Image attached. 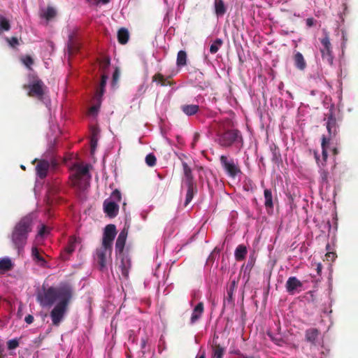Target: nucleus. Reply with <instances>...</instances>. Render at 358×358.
I'll list each match as a JSON object with an SVG mask.
<instances>
[{
    "label": "nucleus",
    "instance_id": "c9c22d12",
    "mask_svg": "<svg viewBox=\"0 0 358 358\" xmlns=\"http://www.w3.org/2000/svg\"><path fill=\"white\" fill-rule=\"evenodd\" d=\"M223 41L221 38H216L210 47V52L215 54L222 45Z\"/></svg>",
    "mask_w": 358,
    "mask_h": 358
},
{
    "label": "nucleus",
    "instance_id": "4468645a",
    "mask_svg": "<svg viewBox=\"0 0 358 358\" xmlns=\"http://www.w3.org/2000/svg\"><path fill=\"white\" fill-rule=\"evenodd\" d=\"M76 238L73 236H71L69 238L67 245L64 248V251L62 252L60 255L63 260L66 261L69 259L70 255H71L76 249Z\"/></svg>",
    "mask_w": 358,
    "mask_h": 358
},
{
    "label": "nucleus",
    "instance_id": "8fccbe9b",
    "mask_svg": "<svg viewBox=\"0 0 358 358\" xmlns=\"http://www.w3.org/2000/svg\"><path fill=\"white\" fill-rule=\"evenodd\" d=\"M47 232V229L45 225H42L40 230L38 231L39 236H44Z\"/></svg>",
    "mask_w": 358,
    "mask_h": 358
},
{
    "label": "nucleus",
    "instance_id": "680f3d73",
    "mask_svg": "<svg viewBox=\"0 0 358 358\" xmlns=\"http://www.w3.org/2000/svg\"><path fill=\"white\" fill-rule=\"evenodd\" d=\"M332 152H333V155H338V150L336 148H334L333 150H332Z\"/></svg>",
    "mask_w": 358,
    "mask_h": 358
},
{
    "label": "nucleus",
    "instance_id": "1a4fd4ad",
    "mask_svg": "<svg viewBox=\"0 0 358 358\" xmlns=\"http://www.w3.org/2000/svg\"><path fill=\"white\" fill-rule=\"evenodd\" d=\"M326 127L328 131V136H326V138L328 139V142L330 143L331 141L336 139V136L339 132V126L332 113L328 115Z\"/></svg>",
    "mask_w": 358,
    "mask_h": 358
},
{
    "label": "nucleus",
    "instance_id": "ea45409f",
    "mask_svg": "<svg viewBox=\"0 0 358 358\" xmlns=\"http://www.w3.org/2000/svg\"><path fill=\"white\" fill-rule=\"evenodd\" d=\"M7 346L9 350H14L19 346V341L16 338L9 340L7 342Z\"/></svg>",
    "mask_w": 358,
    "mask_h": 358
},
{
    "label": "nucleus",
    "instance_id": "20e7f679",
    "mask_svg": "<svg viewBox=\"0 0 358 358\" xmlns=\"http://www.w3.org/2000/svg\"><path fill=\"white\" fill-rule=\"evenodd\" d=\"M217 143L223 148L234 146L241 150L244 145L241 132L238 129H227L217 135Z\"/></svg>",
    "mask_w": 358,
    "mask_h": 358
},
{
    "label": "nucleus",
    "instance_id": "5701e85b",
    "mask_svg": "<svg viewBox=\"0 0 358 358\" xmlns=\"http://www.w3.org/2000/svg\"><path fill=\"white\" fill-rule=\"evenodd\" d=\"M170 78H171V76L164 78V76L162 73H155L152 76V82H158L161 86H166V85L172 86L175 84V83L173 81H170L169 80Z\"/></svg>",
    "mask_w": 358,
    "mask_h": 358
},
{
    "label": "nucleus",
    "instance_id": "9d476101",
    "mask_svg": "<svg viewBox=\"0 0 358 358\" xmlns=\"http://www.w3.org/2000/svg\"><path fill=\"white\" fill-rule=\"evenodd\" d=\"M117 231L114 224H108L104 229L102 245L105 248L112 249V244L116 236Z\"/></svg>",
    "mask_w": 358,
    "mask_h": 358
},
{
    "label": "nucleus",
    "instance_id": "e433bc0d",
    "mask_svg": "<svg viewBox=\"0 0 358 358\" xmlns=\"http://www.w3.org/2000/svg\"><path fill=\"white\" fill-rule=\"evenodd\" d=\"M145 162L149 166H154L156 164L157 159L154 154L150 153L145 157Z\"/></svg>",
    "mask_w": 358,
    "mask_h": 358
},
{
    "label": "nucleus",
    "instance_id": "de8ad7c7",
    "mask_svg": "<svg viewBox=\"0 0 358 358\" xmlns=\"http://www.w3.org/2000/svg\"><path fill=\"white\" fill-rule=\"evenodd\" d=\"M119 76H120V71H119V69L117 68H116L113 73V83L117 82V80L119 78Z\"/></svg>",
    "mask_w": 358,
    "mask_h": 358
},
{
    "label": "nucleus",
    "instance_id": "58836bf2",
    "mask_svg": "<svg viewBox=\"0 0 358 358\" xmlns=\"http://www.w3.org/2000/svg\"><path fill=\"white\" fill-rule=\"evenodd\" d=\"M6 41L9 44V45L13 48H15L17 45L20 44L17 38L15 36H13L11 38H6Z\"/></svg>",
    "mask_w": 358,
    "mask_h": 358
},
{
    "label": "nucleus",
    "instance_id": "f03ea898",
    "mask_svg": "<svg viewBox=\"0 0 358 358\" xmlns=\"http://www.w3.org/2000/svg\"><path fill=\"white\" fill-rule=\"evenodd\" d=\"M32 230V219L30 216L22 217L15 226L11 235L12 242L18 252L27 243L28 234Z\"/></svg>",
    "mask_w": 358,
    "mask_h": 358
},
{
    "label": "nucleus",
    "instance_id": "5fc2aeb1",
    "mask_svg": "<svg viewBox=\"0 0 358 358\" xmlns=\"http://www.w3.org/2000/svg\"><path fill=\"white\" fill-rule=\"evenodd\" d=\"M96 146V141L92 139L91 141V152L93 153Z\"/></svg>",
    "mask_w": 358,
    "mask_h": 358
},
{
    "label": "nucleus",
    "instance_id": "79ce46f5",
    "mask_svg": "<svg viewBox=\"0 0 358 358\" xmlns=\"http://www.w3.org/2000/svg\"><path fill=\"white\" fill-rule=\"evenodd\" d=\"M111 198L113 199V201H121V193L119 190L115 189L111 194Z\"/></svg>",
    "mask_w": 358,
    "mask_h": 358
},
{
    "label": "nucleus",
    "instance_id": "412c9836",
    "mask_svg": "<svg viewBox=\"0 0 358 358\" xmlns=\"http://www.w3.org/2000/svg\"><path fill=\"white\" fill-rule=\"evenodd\" d=\"M264 206L268 212V213H271L273 212V196L271 190L269 189H266L264 191Z\"/></svg>",
    "mask_w": 358,
    "mask_h": 358
},
{
    "label": "nucleus",
    "instance_id": "49530a36",
    "mask_svg": "<svg viewBox=\"0 0 358 358\" xmlns=\"http://www.w3.org/2000/svg\"><path fill=\"white\" fill-rule=\"evenodd\" d=\"M96 101H97L98 102H99V104H97V105L92 106L90 108V114H92V115H95V114H96V113H98L99 109L100 100H99V101H98V100L96 99Z\"/></svg>",
    "mask_w": 358,
    "mask_h": 358
},
{
    "label": "nucleus",
    "instance_id": "cd10ccee",
    "mask_svg": "<svg viewBox=\"0 0 358 358\" xmlns=\"http://www.w3.org/2000/svg\"><path fill=\"white\" fill-rule=\"evenodd\" d=\"M107 80H108V76L103 74L101 76L99 89L97 90L96 94H95V99H97L98 101L101 100V98L104 93L105 87L106 85Z\"/></svg>",
    "mask_w": 358,
    "mask_h": 358
},
{
    "label": "nucleus",
    "instance_id": "4d7b16f0",
    "mask_svg": "<svg viewBox=\"0 0 358 358\" xmlns=\"http://www.w3.org/2000/svg\"><path fill=\"white\" fill-rule=\"evenodd\" d=\"M199 138V134H194V142L192 143V146H194L195 143L198 141Z\"/></svg>",
    "mask_w": 358,
    "mask_h": 358
},
{
    "label": "nucleus",
    "instance_id": "6e6552de",
    "mask_svg": "<svg viewBox=\"0 0 358 358\" xmlns=\"http://www.w3.org/2000/svg\"><path fill=\"white\" fill-rule=\"evenodd\" d=\"M24 88L29 90L28 92L29 96L37 97L38 99L42 100L46 87L41 79L36 78L29 85H24Z\"/></svg>",
    "mask_w": 358,
    "mask_h": 358
},
{
    "label": "nucleus",
    "instance_id": "a878e982",
    "mask_svg": "<svg viewBox=\"0 0 358 358\" xmlns=\"http://www.w3.org/2000/svg\"><path fill=\"white\" fill-rule=\"evenodd\" d=\"M31 256L33 259L37 262L40 266H45L47 262L40 254L39 250L36 247H33L31 249Z\"/></svg>",
    "mask_w": 358,
    "mask_h": 358
},
{
    "label": "nucleus",
    "instance_id": "603ef678",
    "mask_svg": "<svg viewBox=\"0 0 358 358\" xmlns=\"http://www.w3.org/2000/svg\"><path fill=\"white\" fill-rule=\"evenodd\" d=\"M128 273H129V271H128V269L125 267L124 265H122V275H124V277H128Z\"/></svg>",
    "mask_w": 358,
    "mask_h": 358
},
{
    "label": "nucleus",
    "instance_id": "2eb2a0df",
    "mask_svg": "<svg viewBox=\"0 0 358 358\" xmlns=\"http://www.w3.org/2000/svg\"><path fill=\"white\" fill-rule=\"evenodd\" d=\"M302 286V282L294 276L289 277L285 285L286 290L290 294H294L296 289Z\"/></svg>",
    "mask_w": 358,
    "mask_h": 358
},
{
    "label": "nucleus",
    "instance_id": "0eeeda50",
    "mask_svg": "<svg viewBox=\"0 0 358 358\" xmlns=\"http://www.w3.org/2000/svg\"><path fill=\"white\" fill-rule=\"evenodd\" d=\"M320 43L322 44L320 52L322 60L331 66L333 65L334 57L330 39L327 34H325L324 36L320 39Z\"/></svg>",
    "mask_w": 358,
    "mask_h": 358
},
{
    "label": "nucleus",
    "instance_id": "3c124183",
    "mask_svg": "<svg viewBox=\"0 0 358 358\" xmlns=\"http://www.w3.org/2000/svg\"><path fill=\"white\" fill-rule=\"evenodd\" d=\"M306 25L308 27H313L314 25V19L312 17L306 19Z\"/></svg>",
    "mask_w": 358,
    "mask_h": 358
},
{
    "label": "nucleus",
    "instance_id": "c756f323",
    "mask_svg": "<svg viewBox=\"0 0 358 358\" xmlns=\"http://www.w3.org/2000/svg\"><path fill=\"white\" fill-rule=\"evenodd\" d=\"M13 267L12 261L8 257L0 259V271H8Z\"/></svg>",
    "mask_w": 358,
    "mask_h": 358
},
{
    "label": "nucleus",
    "instance_id": "aec40b11",
    "mask_svg": "<svg viewBox=\"0 0 358 358\" xmlns=\"http://www.w3.org/2000/svg\"><path fill=\"white\" fill-rule=\"evenodd\" d=\"M199 109V106L196 104H183L180 106L181 111L187 116L196 115Z\"/></svg>",
    "mask_w": 358,
    "mask_h": 358
},
{
    "label": "nucleus",
    "instance_id": "4be33fe9",
    "mask_svg": "<svg viewBox=\"0 0 358 358\" xmlns=\"http://www.w3.org/2000/svg\"><path fill=\"white\" fill-rule=\"evenodd\" d=\"M294 63L296 68L300 71H303L306 68V62L303 55L296 52L293 56Z\"/></svg>",
    "mask_w": 358,
    "mask_h": 358
},
{
    "label": "nucleus",
    "instance_id": "dca6fc26",
    "mask_svg": "<svg viewBox=\"0 0 358 358\" xmlns=\"http://www.w3.org/2000/svg\"><path fill=\"white\" fill-rule=\"evenodd\" d=\"M128 234V229L124 228L118 235L115 243V251L117 253H122L124 250L127 237Z\"/></svg>",
    "mask_w": 358,
    "mask_h": 358
},
{
    "label": "nucleus",
    "instance_id": "9b49d317",
    "mask_svg": "<svg viewBox=\"0 0 358 358\" xmlns=\"http://www.w3.org/2000/svg\"><path fill=\"white\" fill-rule=\"evenodd\" d=\"M329 143H330L328 142V139L326 138L325 136L323 135L322 137V143H321V146H322V159H320L317 152L314 151V156H315V160L320 167H324L326 165L327 159L328 157L327 148H328Z\"/></svg>",
    "mask_w": 358,
    "mask_h": 358
},
{
    "label": "nucleus",
    "instance_id": "39448f33",
    "mask_svg": "<svg viewBox=\"0 0 358 358\" xmlns=\"http://www.w3.org/2000/svg\"><path fill=\"white\" fill-rule=\"evenodd\" d=\"M63 295L66 296V299H62L59 301L50 312L52 324L55 326H59L62 321L73 296L65 293H64Z\"/></svg>",
    "mask_w": 358,
    "mask_h": 358
},
{
    "label": "nucleus",
    "instance_id": "393cba45",
    "mask_svg": "<svg viewBox=\"0 0 358 358\" xmlns=\"http://www.w3.org/2000/svg\"><path fill=\"white\" fill-rule=\"evenodd\" d=\"M248 250L246 246L243 244L238 245L235 250L234 256L236 261H242L245 259Z\"/></svg>",
    "mask_w": 358,
    "mask_h": 358
},
{
    "label": "nucleus",
    "instance_id": "b1692460",
    "mask_svg": "<svg viewBox=\"0 0 358 358\" xmlns=\"http://www.w3.org/2000/svg\"><path fill=\"white\" fill-rule=\"evenodd\" d=\"M182 168L185 176V181L186 185H194V176L192 173L191 168L188 166L186 162H182Z\"/></svg>",
    "mask_w": 358,
    "mask_h": 358
},
{
    "label": "nucleus",
    "instance_id": "a211bd4d",
    "mask_svg": "<svg viewBox=\"0 0 358 358\" xmlns=\"http://www.w3.org/2000/svg\"><path fill=\"white\" fill-rule=\"evenodd\" d=\"M204 311V305L203 302H199L193 309L190 317V323L192 324L196 322L202 316Z\"/></svg>",
    "mask_w": 358,
    "mask_h": 358
},
{
    "label": "nucleus",
    "instance_id": "bb28decb",
    "mask_svg": "<svg viewBox=\"0 0 358 358\" xmlns=\"http://www.w3.org/2000/svg\"><path fill=\"white\" fill-rule=\"evenodd\" d=\"M187 190L186 194L185 206H187L192 200L194 195L197 192V188L196 184L194 185H187Z\"/></svg>",
    "mask_w": 358,
    "mask_h": 358
},
{
    "label": "nucleus",
    "instance_id": "13d9d810",
    "mask_svg": "<svg viewBox=\"0 0 358 358\" xmlns=\"http://www.w3.org/2000/svg\"><path fill=\"white\" fill-rule=\"evenodd\" d=\"M326 257H329V258H330V257H331V258H334V257H335V253H334V252H327V253L326 254Z\"/></svg>",
    "mask_w": 358,
    "mask_h": 358
},
{
    "label": "nucleus",
    "instance_id": "473e14b6",
    "mask_svg": "<svg viewBox=\"0 0 358 358\" xmlns=\"http://www.w3.org/2000/svg\"><path fill=\"white\" fill-rule=\"evenodd\" d=\"M176 64L178 66H184L187 64V53L184 50H180L177 55Z\"/></svg>",
    "mask_w": 358,
    "mask_h": 358
},
{
    "label": "nucleus",
    "instance_id": "a19ab883",
    "mask_svg": "<svg viewBox=\"0 0 358 358\" xmlns=\"http://www.w3.org/2000/svg\"><path fill=\"white\" fill-rule=\"evenodd\" d=\"M268 336L273 341L276 345H281L283 342L280 337H275L271 332L267 333Z\"/></svg>",
    "mask_w": 358,
    "mask_h": 358
},
{
    "label": "nucleus",
    "instance_id": "09e8293b",
    "mask_svg": "<svg viewBox=\"0 0 358 358\" xmlns=\"http://www.w3.org/2000/svg\"><path fill=\"white\" fill-rule=\"evenodd\" d=\"M24 321L28 324H30L34 322V317L31 315H28L25 317Z\"/></svg>",
    "mask_w": 358,
    "mask_h": 358
},
{
    "label": "nucleus",
    "instance_id": "6ab92c4d",
    "mask_svg": "<svg viewBox=\"0 0 358 358\" xmlns=\"http://www.w3.org/2000/svg\"><path fill=\"white\" fill-rule=\"evenodd\" d=\"M320 331L317 329L315 328L308 329L305 332V338L306 341L314 345H315L317 343Z\"/></svg>",
    "mask_w": 358,
    "mask_h": 358
},
{
    "label": "nucleus",
    "instance_id": "37998d69",
    "mask_svg": "<svg viewBox=\"0 0 358 358\" xmlns=\"http://www.w3.org/2000/svg\"><path fill=\"white\" fill-rule=\"evenodd\" d=\"M109 65H110V59L108 58H106L100 62V69L103 71H104L108 68Z\"/></svg>",
    "mask_w": 358,
    "mask_h": 358
},
{
    "label": "nucleus",
    "instance_id": "864d4df0",
    "mask_svg": "<svg viewBox=\"0 0 358 358\" xmlns=\"http://www.w3.org/2000/svg\"><path fill=\"white\" fill-rule=\"evenodd\" d=\"M3 352H4L3 344L1 342H0V358L5 357V355L3 354Z\"/></svg>",
    "mask_w": 358,
    "mask_h": 358
},
{
    "label": "nucleus",
    "instance_id": "c85d7f7f",
    "mask_svg": "<svg viewBox=\"0 0 358 358\" xmlns=\"http://www.w3.org/2000/svg\"><path fill=\"white\" fill-rule=\"evenodd\" d=\"M129 38V34L126 28H121L117 31V40L120 44H126Z\"/></svg>",
    "mask_w": 358,
    "mask_h": 358
},
{
    "label": "nucleus",
    "instance_id": "7ed1b4c3",
    "mask_svg": "<svg viewBox=\"0 0 358 358\" xmlns=\"http://www.w3.org/2000/svg\"><path fill=\"white\" fill-rule=\"evenodd\" d=\"M90 165L75 164L72 167L73 173L70 176L72 185L80 192H85L90 186L91 175Z\"/></svg>",
    "mask_w": 358,
    "mask_h": 358
},
{
    "label": "nucleus",
    "instance_id": "69168bd1",
    "mask_svg": "<svg viewBox=\"0 0 358 358\" xmlns=\"http://www.w3.org/2000/svg\"><path fill=\"white\" fill-rule=\"evenodd\" d=\"M248 358H253V357H248Z\"/></svg>",
    "mask_w": 358,
    "mask_h": 358
},
{
    "label": "nucleus",
    "instance_id": "a18cd8bd",
    "mask_svg": "<svg viewBox=\"0 0 358 358\" xmlns=\"http://www.w3.org/2000/svg\"><path fill=\"white\" fill-rule=\"evenodd\" d=\"M234 287H235V282L233 281L231 282V285L230 287L227 290V294H228V296H229V298L230 299H232V298H233V294H234Z\"/></svg>",
    "mask_w": 358,
    "mask_h": 358
},
{
    "label": "nucleus",
    "instance_id": "7c9ffc66",
    "mask_svg": "<svg viewBox=\"0 0 358 358\" xmlns=\"http://www.w3.org/2000/svg\"><path fill=\"white\" fill-rule=\"evenodd\" d=\"M56 15V10L52 6H48L47 9L41 13V16L45 18L47 21H50L53 19Z\"/></svg>",
    "mask_w": 358,
    "mask_h": 358
},
{
    "label": "nucleus",
    "instance_id": "6e6d98bb",
    "mask_svg": "<svg viewBox=\"0 0 358 358\" xmlns=\"http://www.w3.org/2000/svg\"><path fill=\"white\" fill-rule=\"evenodd\" d=\"M322 265L321 263H318L317 264V268H316V271H317V273L318 275H320L321 274V272H322Z\"/></svg>",
    "mask_w": 358,
    "mask_h": 358
},
{
    "label": "nucleus",
    "instance_id": "2f4dec72",
    "mask_svg": "<svg viewBox=\"0 0 358 358\" xmlns=\"http://www.w3.org/2000/svg\"><path fill=\"white\" fill-rule=\"evenodd\" d=\"M215 11L217 16H222L226 13V8L222 0L215 1Z\"/></svg>",
    "mask_w": 358,
    "mask_h": 358
},
{
    "label": "nucleus",
    "instance_id": "f3484780",
    "mask_svg": "<svg viewBox=\"0 0 358 358\" xmlns=\"http://www.w3.org/2000/svg\"><path fill=\"white\" fill-rule=\"evenodd\" d=\"M103 209L108 216L114 217L118 213L119 206L115 201L106 200L103 202Z\"/></svg>",
    "mask_w": 358,
    "mask_h": 358
},
{
    "label": "nucleus",
    "instance_id": "423d86ee",
    "mask_svg": "<svg viewBox=\"0 0 358 358\" xmlns=\"http://www.w3.org/2000/svg\"><path fill=\"white\" fill-rule=\"evenodd\" d=\"M220 161L223 169L229 177L234 178L238 173H241L238 162L233 158L221 155Z\"/></svg>",
    "mask_w": 358,
    "mask_h": 358
},
{
    "label": "nucleus",
    "instance_id": "ddd939ff",
    "mask_svg": "<svg viewBox=\"0 0 358 358\" xmlns=\"http://www.w3.org/2000/svg\"><path fill=\"white\" fill-rule=\"evenodd\" d=\"M37 162L36 166V171L37 176L43 179L47 176L48 171L50 168V162L46 159H34L33 163Z\"/></svg>",
    "mask_w": 358,
    "mask_h": 358
},
{
    "label": "nucleus",
    "instance_id": "e2e57ef3",
    "mask_svg": "<svg viewBox=\"0 0 358 358\" xmlns=\"http://www.w3.org/2000/svg\"><path fill=\"white\" fill-rule=\"evenodd\" d=\"M103 4H106L110 2V0H101Z\"/></svg>",
    "mask_w": 358,
    "mask_h": 358
},
{
    "label": "nucleus",
    "instance_id": "72a5a7b5",
    "mask_svg": "<svg viewBox=\"0 0 358 358\" xmlns=\"http://www.w3.org/2000/svg\"><path fill=\"white\" fill-rule=\"evenodd\" d=\"M212 348L213 358H223L224 349L220 344H215Z\"/></svg>",
    "mask_w": 358,
    "mask_h": 358
},
{
    "label": "nucleus",
    "instance_id": "f8f14e48",
    "mask_svg": "<svg viewBox=\"0 0 358 358\" xmlns=\"http://www.w3.org/2000/svg\"><path fill=\"white\" fill-rule=\"evenodd\" d=\"M111 251L112 249L105 248V247L103 246L96 250V260L101 271H103L106 267V256L108 253L110 255Z\"/></svg>",
    "mask_w": 358,
    "mask_h": 358
},
{
    "label": "nucleus",
    "instance_id": "052dcab7",
    "mask_svg": "<svg viewBox=\"0 0 358 358\" xmlns=\"http://www.w3.org/2000/svg\"><path fill=\"white\" fill-rule=\"evenodd\" d=\"M145 344H146V341H145V338H143V339L141 340V347H142V348H145Z\"/></svg>",
    "mask_w": 358,
    "mask_h": 358
},
{
    "label": "nucleus",
    "instance_id": "c03bdc74",
    "mask_svg": "<svg viewBox=\"0 0 358 358\" xmlns=\"http://www.w3.org/2000/svg\"><path fill=\"white\" fill-rule=\"evenodd\" d=\"M23 63L26 66L30 68V66L34 64V59L31 58V56L27 55L23 59Z\"/></svg>",
    "mask_w": 358,
    "mask_h": 358
},
{
    "label": "nucleus",
    "instance_id": "f257e3e1",
    "mask_svg": "<svg viewBox=\"0 0 358 358\" xmlns=\"http://www.w3.org/2000/svg\"><path fill=\"white\" fill-rule=\"evenodd\" d=\"M64 293L73 296V291L69 286L59 288L53 287L46 288L43 286L42 289L36 294V299L42 307H50L57 299L60 301L62 299H66V296L63 295Z\"/></svg>",
    "mask_w": 358,
    "mask_h": 358
},
{
    "label": "nucleus",
    "instance_id": "bf43d9fd",
    "mask_svg": "<svg viewBox=\"0 0 358 358\" xmlns=\"http://www.w3.org/2000/svg\"><path fill=\"white\" fill-rule=\"evenodd\" d=\"M196 358H206L205 352H202L201 354L198 355Z\"/></svg>",
    "mask_w": 358,
    "mask_h": 358
},
{
    "label": "nucleus",
    "instance_id": "4c0bfd02",
    "mask_svg": "<svg viewBox=\"0 0 358 358\" xmlns=\"http://www.w3.org/2000/svg\"><path fill=\"white\" fill-rule=\"evenodd\" d=\"M320 179H321V182L322 184H327L328 182V176H329V173L327 171L324 170V169H322V167H320Z\"/></svg>",
    "mask_w": 358,
    "mask_h": 358
},
{
    "label": "nucleus",
    "instance_id": "f704fd0d",
    "mask_svg": "<svg viewBox=\"0 0 358 358\" xmlns=\"http://www.w3.org/2000/svg\"><path fill=\"white\" fill-rule=\"evenodd\" d=\"M10 29V24L8 20L0 15V33L8 31Z\"/></svg>",
    "mask_w": 358,
    "mask_h": 358
},
{
    "label": "nucleus",
    "instance_id": "0e129e2a",
    "mask_svg": "<svg viewBox=\"0 0 358 358\" xmlns=\"http://www.w3.org/2000/svg\"><path fill=\"white\" fill-rule=\"evenodd\" d=\"M21 168H22V169H25V167H24L23 165H22V166H21Z\"/></svg>",
    "mask_w": 358,
    "mask_h": 358
}]
</instances>
